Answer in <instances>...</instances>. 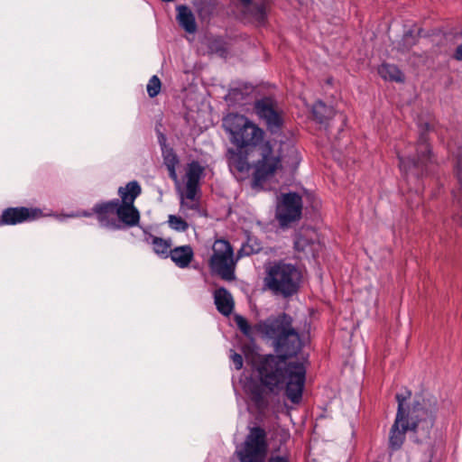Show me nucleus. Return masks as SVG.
<instances>
[{
    "label": "nucleus",
    "mask_w": 462,
    "mask_h": 462,
    "mask_svg": "<svg viewBox=\"0 0 462 462\" xmlns=\"http://www.w3.org/2000/svg\"><path fill=\"white\" fill-rule=\"evenodd\" d=\"M263 337L273 340L279 356H263L257 365L261 383L271 392L279 391L285 384V393L293 403H299L305 384L306 368L302 362L288 363L302 347L298 332L292 328V319L286 313L271 316L254 325Z\"/></svg>",
    "instance_id": "obj_1"
},
{
    "label": "nucleus",
    "mask_w": 462,
    "mask_h": 462,
    "mask_svg": "<svg viewBox=\"0 0 462 462\" xmlns=\"http://www.w3.org/2000/svg\"><path fill=\"white\" fill-rule=\"evenodd\" d=\"M223 126L236 146L226 152L230 171L238 180L251 176L253 189L263 188L282 168V145L275 148L276 143L263 141L264 131L243 115L228 114Z\"/></svg>",
    "instance_id": "obj_2"
},
{
    "label": "nucleus",
    "mask_w": 462,
    "mask_h": 462,
    "mask_svg": "<svg viewBox=\"0 0 462 462\" xmlns=\"http://www.w3.org/2000/svg\"><path fill=\"white\" fill-rule=\"evenodd\" d=\"M411 395V393L408 390L396 394L398 410L389 437V445L393 450L402 447L408 430L422 431L423 435L427 437L434 424V414L437 410L436 400L419 397L414 401L412 407L406 411L405 402Z\"/></svg>",
    "instance_id": "obj_3"
},
{
    "label": "nucleus",
    "mask_w": 462,
    "mask_h": 462,
    "mask_svg": "<svg viewBox=\"0 0 462 462\" xmlns=\"http://www.w3.org/2000/svg\"><path fill=\"white\" fill-rule=\"evenodd\" d=\"M141 192L140 184L133 180L118 189L121 199H112L96 205L93 210L97 214L100 226L112 230L120 229L121 223L125 226H137L140 221V213L134 203Z\"/></svg>",
    "instance_id": "obj_4"
},
{
    "label": "nucleus",
    "mask_w": 462,
    "mask_h": 462,
    "mask_svg": "<svg viewBox=\"0 0 462 462\" xmlns=\"http://www.w3.org/2000/svg\"><path fill=\"white\" fill-rule=\"evenodd\" d=\"M300 279V272L295 265L281 261L267 268L263 282L274 294L289 297L298 291Z\"/></svg>",
    "instance_id": "obj_5"
},
{
    "label": "nucleus",
    "mask_w": 462,
    "mask_h": 462,
    "mask_svg": "<svg viewBox=\"0 0 462 462\" xmlns=\"http://www.w3.org/2000/svg\"><path fill=\"white\" fill-rule=\"evenodd\" d=\"M203 171L204 168L198 162H191L187 166L184 176L185 191L180 192V211L186 217L202 216L198 192Z\"/></svg>",
    "instance_id": "obj_6"
},
{
    "label": "nucleus",
    "mask_w": 462,
    "mask_h": 462,
    "mask_svg": "<svg viewBox=\"0 0 462 462\" xmlns=\"http://www.w3.org/2000/svg\"><path fill=\"white\" fill-rule=\"evenodd\" d=\"M211 271L225 281L235 280L236 262L234 251L228 241L217 239L212 245V254L208 262Z\"/></svg>",
    "instance_id": "obj_7"
},
{
    "label": "nucleus",
    "mask_w": 462,
    "mask_h": 462,
    "mask_svg": "<svg viewBox=\"0 0 462 462\" xmlns=\"http://www.w3.org/2000/svg\"><path fill=\"white\" fill-rule=\"evenodd\" d=\"M236 453L241 462H263L267 455L264 430L260 427L252 428Z\"/></svg>",
    "instance_id": "obj_8"
},
{
    "label": "nucleus",
    "mask_w": 462,
    "mask_h": 462,
    "mask_svg": "<svg viewBox=\"0 0 462 462\" xmlns=\"http://www.w3.org/2000/svg\"><path fill=\"white\" fill-rule=\"evenodd\" d=\"M301 212L302 199L296 192L282 193L277 198L275 217L282 227L298 221Z\"/></svg>",
    "instance_id": "obj_9"
},
{
    "label": "nucleus",
    "mask_w": 462,
    "mask_h": 462,
    "mask_svg": "<svg viewBox=\"0 0 462 462\" xmlns=\"http://www.w3.org/2000/svg\"><path fill=\"white\" fill-rule=\"evenodd\" d=\"M417 158L411 153L398 152V158L400 161V168L406 173L411 172L413 175L422 173L423 167L427 162L430 161V149L428 143L427 136L422 134L418 141L416 147Z\"/></svg>",
    "instance_id": "obj_10"
},
{
    "label": "nucleus",
    "mask_w": 462,
    "mask_h": 462,
    "mask_svg": "<svg viewBox=\"0 0 462 462\" xmlns=\"http://www.w3.org/2000/svg\"><path fill=\"white\" fill-rule=\"evenodd\" d=\"M254 111L257 116L263 120L272 134L278 133L283 125L282 111L276 102L271 97H264L255 102Z\"/></svg>",
    "instance_id": "obj_11"
},
{
    "label": "nucleus",
    "mask_w": 462,
    "mask_h": 462,
    "mask_svg": "<svg viewBox=\"0 0 462 462\" xmlns=\"http://www.w3.org/2000/svg\"><path fill=\"white\" fill-rule=\"evenodd\" d=\"M294 248L304 257H316L322 248L316 230L310 227L300 229L295 235Z\"/></svg>",
    "instance_id": "obj_12"
},
{
    "label": "nucleus",
    "mask_w": 462,
    "mask_h": 462,
    "mask_svg": "<svg viewBox=\"0 0 462 462\" xmlns=\"http://www.w3.org/2000/svg\"><path fill=\"white\" fill-rule=\"evenodd\" d=\"M45 215L42 209L37 208H5L0 219V225H17L23 222H30L41 218Z\"/></svg>",
    "instance_id": "obj_13"
},
{
    "label": "nucleus",
    "mask_w": 462,
    "mask_h": 462,
    "mask_svg": "<svg viewBox=\"0 0 462 462\" xmlns=\"http://www.w3.org/2000/svg\"><path fill=\"white\" fill-rule=\"evenodd\" d=\"M252 91L253 88L251 86L231 88L225 98L229 106H244L249 103Z\"/></svg>",
    "instance_id": "obj_14"
},
{
    "label": "nucleus",
    "mask_w": 462,
    "mask_h": 462,
    "mask_svg": "<svg viewBox=\"0 0 462 462\" xmlns=\"http://www.w3.org/2000/svg\"><path fill=\"white\" fill-rule=\"evenodd\" d=\"M214 302L217 310L224 316H229L234 310L235 302L233 296L223 287L215 291Z\"/></svg>",
    "instance_id": "obj_15"
},
{
    "label": "nucleus",
    "mask_w": 462,
    "mask_h": 462,
    "mask_svg": "<svg viewBox=\"0 0 462 462\" xmlns=\"http://www.w3.org/2000/svg\"><path fill=\"white\" fill-rule=\"evenodd\" d=\"M160 143L162 145V152L163 156L164 164L169 171L170 178L175 181V183H179L178 175L176 172V166L179 163V159L172 149L167 148L164 144L165 137L164 135H161L159 138Z\"/></svg>",
    "instance_id": "obj_16"
},
{
    "label": "nucleus",
    "mask_w": 462,
    "mask_h": 462,
    "mask_svg": "<svg viewBox=\"0 0 462 462\" xmlns=\"http://www.w3.org/2000/svg\"><path fill=\"white\" fill-rule=\"evenodd\" d=\"M170 257L178 267L186 268L193 260L194 252L190 245H180L170 251Z\"/></svg>",
    "instance_id": "obj_17"
},
{
    "label": "nucleus",
    "mask_w": 462,
    "mask_h": 462,
    "mask_svg": "<svg viewBox=\"0 0 462 462\" xmlns=\"http://www.w3.org/2000/svg\"><path fill=\"white\" fill-rule=\"evenodd\" d=\"M177 20L180 25L189 33H193L196 32L197 25L193 14L191 11L185 5L177 6Z\"/></svg>",
    "instance_id": "obj_18"
},
{
    "label": "nucleus",
    "mask_w": 462,
    "mask_h": 462,
    "mask_svg": "<svg viewBox=\"0 0 462 462\" xmlns=\"http://www.w3.org/2000/svg\"><path fill=\"white\" fill-rule=\"evenodd\" d=\"M379 75L385 80L402 82V72L393 64L383 63L378 68Z\"/></svg>",
    "instance_id": "obj_19"
},
{
    "label": "nucleus",
    "mask_w": 462,
    "mask_h": 462,
    "mask_svg": "<svg viewBox=\"0 0 462 462\" xmlns=\"http://www.w3.org/2000/svg\"><path fill=\"white\" fill-rule=\"evenodd\" d=\"M151 244L152 245L153 251L160 255L167 257L170 255L171 250V240L162 239L157 236H151Z\"/></svg>",
    "instance_id": "obj_20"
},
{
    "label": "nucleus",
    "mask_w": 462,
    "mask_h": 462,
    "mask_svg": "<svg viewBox=\"0 0 462 462\" xmlns=\"http://www.w3.org/2000/svg\"><path fill=\"white\" fill-rule=\"evenodd\" d=\"M314 117L319 122L323 123L326 119L331 117L334 114L333 109L326 106L322 101H318L312 107Z\"/></svg>",
    "instance_id": "obj_21"
},
{
    "label": "nucleus",
    "mask_w": 462,
    "mask_h": 462,
    "mask_svg": "<svg viewBox=\"0 0 462 462\" xmlns=\"http://www.w3.org/2000/svg\"><path fill=\"white\" fill-rule=\"evenodd\" d=\"M169 226L178 232H185L189 228V224L180 217L170 215L168 217Z\"/></svg>",
    "instance_id": "obj_22"
},
{
    "label": "nucleus",
    "mask_w": 462,
    "mask_h": 462,
    "mask_svg": "<svg viewBox=\"0 0 462 462\" xmlns=\"http://www.w3.org/2000/svg\"><path fill=\"white\" fill-rule=\"evenodd\" d=\"M235 321L238 328L245 336L250 337H252L253 332H256L254 329V326L252 328L244 317L236 316Z\"/></svg>",
    "instance_id": "obj_23"
},
{
    "label": "nucleus",
    "mask_w": 462,
    "mask_h": 462,
    "mask_svg": "<svg viewBox=\"0 0 462 462\" xmlns=\"http://www.w3.org/2000/svg\"><path fill=\"white\" fill-rule=\"evenodd\" d=\"M161 80L157 76H152L147 84V93L151 97H156L161 90Z\"/></svg>",
    "instance_id": "obj_24"
},
{
    "label": "nucleus",
    "mask_w": 462,
    "mask_h": 462,
    "mask_svg": "<svg viewBox=\"0 0 462 462\" xmlns=\"http://www.w3.org/2000/svg\"><path fill=\"white\" fill-rule=\"evenodd\" d=\"M251 14L256 22H258L259 23H263L266 19L265 5L263 4L260 5L253 6Z\"/></svg>",
    "instance_id": "obj_25"
},
{
    "label": "nucleus",
    "mask_w": 462,
    "mask_h": 462,
    "mask_svg": "<svg viewBox=\"0 0 462 462\" xmlns=\"http://www.w3.org/2000/svg\"><path fill=\"white\" fill-rule=\"evenodd\" d=\"M91 214L88 212H71L67 215H53L58 220L63 221L65 218H73L79 217H89Z\"/></svg>",
    "instance_id": "obj_26"
},
{
    "label": "nucleus",
    "mask_w": 462,
    "mask_h": 462,
    "mask_svg": "<svg viewBox=\"0 0 462 462\" xmlns=\"http://www.w3.org/2000/svg\"><path fill=\"white\" fill-rule=\"evenodd\" d=\"M456 175L457 179H462V146L458 148L456 162Z\"/></svg>",
    "instance_id": "obj_27"
},
{
    "label": "nucleus",
    "mask_w": 462,
    "mask_h": 462,
    "mask_svg": "<svg viewBox=\"0 0 462 462\" xmlns=\"http://www.w3.org/2000/svg\"><path fill=\"white\" fill-rule=\"evenodd\" d=\"M230 358L236 370H240L243 367V357L240 354L231 351Z\"/></svg>",
    "instance_id": "obj_28"
},
{
    "label": "nucleus",
    "mask_w": 462,
    "mask_h": 462,
    "mask_svg": "<svg viewBox=\"0 0 462 462\" xmlns=\"http://www.w3.org/2000/svg\"><path fill=\"white\" fill-rule=\"evenodd\" d=\"M454 57L456 60L462 61V44L457 47Z\"/></svg>",
    "instance_id": "obj_29"
},
{
    "label": "nucleus",
    "mask_w": 462,
    "mask_h": 462,
    "mask_svg": "<svg viewBox=\"0 0 462 462\" xmlns=\"http://www.w3.org/2000/svg\"><path fill=\"white\" fill-rule=\"evenodd\" d=\"M253 400L254 402L258 405L260 406L261 405V402H262V395L261 393L257 391L255 393H253Z\"/></svg>",
    "instance_id": "obj_30"
},
{
    "label": "nucleus",
    "mask_w": 462,
    "mask_h": 462,
    "mask_svg": "<svg viewBox=\"0 0 462 462\" xmlns=\"http://www.w3.org/2000/svg\"><path fill=\"white\" fill-rule=\"evenodd\" d=\"M269 462H288L286 458L282 457H276L270 459Z\"/></svg>",
    "instance_id": "obj_31"
},
{
    "label": "nucleus",
    "mask_w": 462,
    "mask_h": 462,
    "mask_svg": "<svg viewBox=\"0 0 462 462\" xmlns=\"http://www.w3.org/2000/svg\"><path fill=\"white\" fill-rule=\"evenodd\" d=\"M290 153L298 160V152L293 146L290 147Z\"/></svg>",
    "instance_id": "obj_32"
},
{
    "label": "nucleus",
    "mask_w": 462,
    "mask_h": 462,
    "mask_svg": "<svg viewBox=\"0 0 462 462\" xmlns=\"http://www.w3.org/2000/svg\"><path fill=\"white\" fill-rule=\"evenodd\" d=\"M411 40H412V35L411 33L404 34L403 41L405 42H410Z\"/></svg>",
    "instance_id": "obj_33"
},
{
    "label": "nucleus",
    "mask_w": 462,
    "mask_h": 462,
    "mask_svg": "<svg viewBox=\"0 0 462 462\" xmlns=\"http://www.w3.org/2000/svg\"><path fill=\"white\" fill-rule=\"evenodd\" d=\"M240 2L245 5V6H249L250 3H251V0H240Z\"/></svg>",
    "instance_id": "obj_34"
},
{
    "label": "nucleus",
    "mask_w": 462,
    "mask_h": 462,
    "mask_svg": "<svg viewBox=\"0 0 462 462\" xmlns=\"http://www.w3.org/2000/svg\"><path fill=\"white\" fill-rule=\"evenodd\" d=\"M457 180L462 184V179H457Z\"/></svg>",
    "instance_id": "obj_35"
}]
</instances>
